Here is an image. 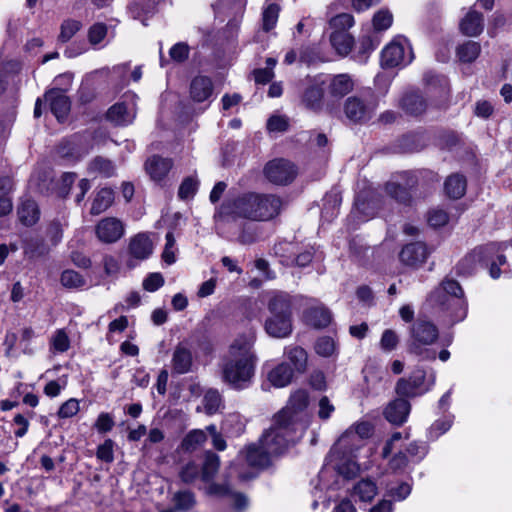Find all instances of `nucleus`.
Instances as JSON below:
<instances>
[{"label": "nucleus", "mask_w": 512, "mask_h": 512, "mask_svg": "<svg viewBox=\"0 0 512 512\" xmlns=\"http://www.w3.org/2000/svg\"><path fill=\"white\" fill-rule=\"evenodd\" d=\"M326 82L324 74L307 76L302 80L301 101L307 109L316 112L324 109L327 111Z\"/></svg>", "instance_id": "nucleus-8"}, {"label": "nucleus", "mask_w": 512, "mask_h": 512, "mask_svg": "<svg viewBox=\"0 0 512 512\" xmlns=\"http://www.w3.org/2000/svg\"><path fill=\"white\" fill-rule=\"evenodd\" d=\"M330 43L340 56H347L354 45V38L349 32L336 31L330 34Z\"/></svg>", "instance_id": "nucleus-34"}, {"label": "nucleus", "mask_w": 512, "mask_h": 512, "mask_svg": "<svg viewBox=\"0 0 512 512\" xmlns=\"http://www.w3.org/2000/svg\"><path fill=\"white\" fill-rule=\"evenodd\" d=\"M446 194L454 199L461 198L466 191V179L460 174H453L445 181Z\"/></svg>", "instance_id": "nucleus-39"}, {"label": "nucleus", "mask_w": 512, "mask_h": 512, "mask_svg": "<svg viewBox=\"0 0 512 512\" xmlns=\"http://www.w3.org/2000/svg\"><path fill=\"white\" fill-rule=\"evenodd\" d=\"M129 254L136 260H145L153 253V243L146 233H139L131 238Z\"/></svg>", "instance_id": "nucleus-25"}, {"label": "nucleus", "mask_w": 512, "mask_h": 512, "mask_svg": "<svg viewBox=\"0 0 512 512\" xmlns=\"http://www.w3.org/2000/svg\"><path fill=\"white\" fill-rule=\"evenodd\" d=\"M88 170L90 173H96L103 177H111L115 173L113 163L102 157H96L93 159L89 164Z\"/></svg>", "instance_id": "nucleus-45"}, {"label": "nucleus", "mask_w": 512, "mask_h": 512, "mask_svg": "<svg viewBox=\"0 0 512 512\" xmlns=\"http://www.w3.org/2000/svg\"><path fill=\"white\" fill-rule=\"evenodd\" d=\"M203 405L207 414L217 413L223 407L220 393L215 389L208 390L204 395Z\"/></svg>", "instance_id": "nucleus-47"}, {"label": "nucleus", "mask_w": 512, "mask_h": 512, "mask_svg": "<svg viewBox=\"0 0 512 512\" xmlns=\"http://www.w3.org/2000/svg\"><path fill=\"white\" fill-rule=\"evenodd\" d=\"M115 425L114 417L107 412H102L98 415L95 423L94 428L97 430L100 434H105L107 432H110Z\"/></svg>", "instance_id": "nucleus-59"}, {"label": "nucleus", "mask_w": 512, "mask_h": 512, "mask_svg": "<svg viewBox=\"0 0 512 512\" xmlns=\"http://www.w3.org/2000/svg\"><path fill=\"white\" fill-rule=\"evenodd\" d=\"M108 33V27L102 22L94 23L88 30V40L92 46L103 47V41L105 40Z\"/></svg>", "instance_id": "nucleus-49"}, {"label": "nucleus", "mask_w": 512, "mask_h": 512, "mask_svg": "<svg viewBox=\"0 0 512 512\" xmlns=\"http://www.w3.org/2000/svg\"><path fill=\"white\" fill-rule=\"evenodd\" d=\"M484 28L483 15L476 11H469L460 22L461 32L469 37L478 36Z\"/></svg>", "instance_id": "nucleus-30"}, {"label": "nucleus", "mask_w": 512, "mask_h": 512, "mask_svg": "<svg viewBox=\"0 0 512 512\" xmlns=\"http://www.w3.org/2000/svg\"><path fill=\"white\" fill-rule=\"evenodd\" d=\"M354 17L348 13H339L329 20V28L332 32L338 31H346L354 25Z\"/></svg>", "instance_id": "nucleus-48"}, {"label": "nucleus", "mask_w": 512, "mask_h": 512, "mask_svg": "<svg viewBox=\"0 0 512 512\" xmlns=\"http://www.w3.org/2000/svg\"><path fill=\"white\" fill-rule=\"evenodd\" d=\"M82 27V23L75 19H66L60 26L58 40L62 43L68 42Z\"/></svg>", "instance_id": "nucleus-51"}, {"label": "nucleus", "mask_w": 512, "mask_h": 512, "mask_svg": "<svg viewBox=\"0 0 512 512\" xmlns=\"http://www.w3.org/2000/svg\"><path fill=\"white\" fill-rule=\"evenodd\" d=\"M213 94V83L209 77L196 76L190 84V97L194 102L208 101Z\"/></svg>", "instance_id": "nucleus-27"}, {"label": "nucleus", "mask_w": 512, "mask_h": 512, "mask_svg": "<svg viewBox=\"0 0 512 512\" xmlns=\"http://www.w3.org/2000/svg\"><path fill=\"white\" fill-rule=\"evenodd\" d=\"M435 384V373L428 377L423 369H415L409 378H400L396 384V392L402 397H417L428 392Z\"/></svg>", "instance_id": "nucleus-10"}, {"label": "nucleus", "mask_w": 512, "mask_h": 512, "mask_svg": "<svg viewBox=\"0 0 512 512\" xmlns=\"http://www.w3.org/2000/svg\"><path fill=\"white\" fill-rule=\"evenodd\" d=\"M414 178L408 172H402L387 182V194L400 204H408L411 200L409 188L414 185Z\"/></svg>", "instance_id": "nucleus-16"}, {"label": "nucleus", "mask_w": 512, "mask_h": 512, "mask_svg": "<svg viewBox=\"0 0 512 512\" xmlns=\"http://www.w3.org/2000/svg\"><path fill=\"white\" fill-rule=\"evenodd\" d=\"M409 351L421 360H435L436 350L431 346L439 338V329L426 318H417L409 328Z\"/></svg>", "instance_id": "nucleus-7"}, {"label": "nucleus", "mask_w": 512, "mask_h": 512, "mask_svg": "<svg viewBox=\"0 0 512 512\" xmlns=\"http://www.w3.org/2000/svg\"><path fill=\"white\" fill-rule=\"evenodd\" d=\"M284 356L290 362L294 373H304L307 368V352L298 345H288L284 349Z\"/></svg>", "instance_id": "nucleus-29"}, {"label": "nucleus", "mask_w": 512, "mask_h": 512, "mask_svg": "<svg viewBox=\"0 0 512 512\" xmlns=\"http://www.w3.org/2000/svg\"><path fill=\"white\" fill-rule=\"evenodd\" d=\"M136 101V94H125L123 101L114 104L107 111V119L118 126L131 124L136 116Z\"/></svg>", "instance_id": "nucleus-14"}, {"label": "nucleus", "mask_w": 512, "mask_h": 512, "mask_svg": "<svg viewBox=\"0 0 512 512\" xmlns=\"http://www.w3.org/2000/svg\"><path fill=\"white\" fill-rule=\"evenodd\" d=\"M114 201V192L110 188H102L100 189L91 205L90 213L92 215H99L106 211Z\"/></svg>", "instance_id": "nucleus-37"}, {"label": "nucleus", "mask_w": 512, "mask_h": 512, "mask_svg": "<svg viewBox=\"0 0 512 512\" xmlns=\"http://www.w3.org/2000/svg\"><path fill=\"white\" fill-rule=\"evenodd\" d=\"M206 439L207 436L204 430H192L183 439L182 446L185 450L192 451L203 445Z\"/></svg>", "instance_id": "nucleus-50"}, {"label": "nucleus", "mask_w": 512, "mask_h": 512, "mask_svg": "<svg viewBox=\"0 0 512 512\" xmlns=\"http://www.w3.org/2000/svg\"><path fill=\"white\" fill-rule=\"evenodd\" d=\"M255 342L256 332L250 328L233 339L222 357V380L235 390L246 389L254 378L258 360L254 351Z\"/></svg>", "instance_id": "nucleus-1"}, {"label": "nucleus", "mask_w": 512, "mask_h": 512, "mask_svg": "<svg viewBox=\"0 0 512 512\" xmlns=\"http://www.w3.org/2000/svg\"><path fill=\"white\" fill-rule=\"evenodd\" d=\"M247 0H218L215 6V9L217 11L222 10H231V12L237 16L242 15L245 7H246Z\"/></svg>", "instance_id": "nucleus-56"}, {"label": "nucleus", "mask_w": 512, "mask_h": 512, "mask_svg": "<svg viewBox=\"0 0 512 512\" xmlns=\"http://www.w3.org/2000/svg\"><path fill=\"white\" fill-rule=\"evenodd\" d=\"M377 486L371 479H362L357 482L352 489V496L357 497L359 501L370 502L377 494Z\"/></svg>", "instance_id": "nucleus-38"}, {"label": "nucleus", "mask_w": 512, "mask_h": 512, "mask_svg": "<svg viewBox=\"0 0 512 512\" xmlns=\"http://www.w3.org/2000/svg\"><path fill=\"white\" fill-rule=\"evenodd\" d=\"M171 367L176 374H186L192 371L193 354L188 342H180L174 348Z\"/></svg>", "instance_id": "nucleus-19"}, {"label": "nucleus", "mask_w": 512, "mask_h": 512, "mask_svg": "<svg viewBox=\"0 0 512 512\" xmlns=\"http://www.w3.org/2000/svg\"><path fill=\"white\" fill-rule=\"evenodd\" d=\"M70 348V338L65 329H57L50 339V350L53 353H64Z\"/></svg>", "instance_id": "nucleus-44"}, {"label": "nucleus", "mask_w": 512, "mask_h": 512, "mask_svg": "<svg viewBox=\"0 0 512 512\" xmlns=\"http://www.w3.org/2000/svg\"><path fill=\"white\" fill-rule=\"evenodd\" d=\"M429 254L430 251L425 243L415 242L404 246L399 258L404 265L417 268L426 262Z\"/></svg>", "instance_id": "nucleus-18"}, {"label": "nucleus", "mask_w": 512, "mask_h": 512, "mask_svg": "<svg viewBox=\"0 0 512 512\" xmlns=\"http://www.w3.org/2000/svg\"><path fill=\"white\" fill-rule=\"evenodd\" d=\"M480 51L481 47L478 42L467 41L458 46L457 56L460 61L469 63L474 61L479 56Z\"/></svg>", "instance_id": "nucleus-43"}, {"label": "nucleus", "mask_w": 512, "mask_h": 512, "mask_svg": "<svg viewBox=\"0 0 512 512\" xmlns=\"http://www.w3.org/2000/svg\"><path fill=\"white\" fill-rule=\"evenodd\" d=\"M374 49L375 46L373 45L371 39H362L357 46L356 51L353 53L352 58L354 61L360 64H364L368 61V58Z\"/></svg>", "instance_id": "nucleus-53"}, {"label": "nucleus", "mask_w": 512, "mask_h": 512, "mask_svg": "<svg viewBox=\"0 0 512 512\" xmlns=\"http://www.w3.org/2000/svg\"><path fill=\"white\" fill-rule=\"evenodd\" d=\"M304 319L315 328L327 327L331 322V313L323 305H316L306 310Z\"/></svg>", "instance_id": "nucleus-31"}, {"label": "nucleus", "mask_w": 512, "mask_h": 512, "mask_svg": "<svg viewBox=\"0 0 512 512\" xmlns=\"http://www.w3.org/2000/svg\"><path fill=\"white\" fill-rule=\"evenodd\" d=\"M325 77L327 78V111L332 113L336 104L354 89V80L346 73L325 75Z\"/></svg>", "instance_id": "nucleus-12"}, {"label": "nucleus", "mask_w": 512, "mask_h": 512, "mask_svg": "<svg viewBox=\"0 0 512 512\" xmlns=\"http://www.w3.org/2000/svg\"><path fill=\"white\" fill-rule=\"evenodd\" d=\"M146 171L154 181L162 180L172 167L169 159L153 156L145 164Z\"/></svg>", "instance_id": "nucleus-32"}, {"label": "nucleus", "mask_w": 512, "mask_h": 512, "mask_svg": "<svg viewBox=\"0 0 512 512\" xmlns=\"http://www.w3.org/2000/svg\"><path fill=\"white\" fill-rule=\"evenodd\" d=\"M61 283L67 288H80L85 285V279L74 270H65L61 274Z\"/></svg>", "instance_id": "nucleus-57"}, {"label": "nucleus", "mask_w": 512, "mask_h": 512, "mask_svg": "<svg viewBox=\"0 0 512 512\" xmlns=\"http://www.w3.org/2000/svg\"><path fill=\"white\" fill-rule=\"evenodd\" d=\"M221 429L228 435L238 436L245 429V421L239 413H231L223 420Z\"/></svg>", "instance_id": "nucleus-41"}, {"label": "nucleus", "mask_w": 512, "mask_h": 512, "mask_svg": "<svg viewBox=\"0 0 512 512\" xmlns=\"http://www.w3.org/2000/svg\"><path fill=\"white\" fill-rule=\"evenodd\" d=\"M125 232L124 224L115 217H106L95 227L97 238L103 243H115L122 238Z\"/></svg>", "instance_id": "nucleus-17"}, {"label": "nucleus", "mask_w": 512, "mask_h": 512, "mask_svg": "<svg viewBox=\"0 0 512 512\" xmlns=\"http://www.w3.org/2000/svg\"><path fill=\"white\" fill-rule=\"evenodd\" d=\"M45 102L59 122H62L70 111V101L62 89L54 88L49 90L45 96Z\"/></svg>", "instance_id": "nucleus-21"}, {"label": "nucleus", "mask_w": 512, "mask_h": 512, "mask_svg": "<svg viewBox=\"0 0 512 512\" xmlns=\"http://www.w3.org/2000/svg\"><path fill=\"white\" fill-rule=\"evenodd\" d=\"M402 109L410 115H419L426 109V102L417 92L406 93L401 100Z\"/></svg>", "instance_id": "nucleus-36"}, {"label": "nucleus", "mask_w": 512, "mask_h": 512, "mask_svg": "<svg viewBox=\"0 0 512 512\" xmlns=\"http://www.w3.org/2000/svg\"><path fill=\"white\" fill-rule=\"evenodd\" d=\"M309 404V395L306 390L295 391L288 404L273 418L274 433L268 434L266 439L271 445V450L277 452L286 444H291L299 439L308 426L305 410Z\"/></svg>", "instance_id": "nucleus-3"}, {"label": "nucleus", "mask_w": 512, "mask_h": 512, "mask_svg": "<svg viewBox=\"0 0 512 512\" xmlns=\"http://www.w3.org/2000/svg\"><path fill=\"white\" fill-rule=\"evenodd\" d=\"M454 423V415L446 414L443 417L435 420L426 431V438L428 441L434 442L442 435L450 430Z\"/></svg>", "instance_id": "nucleus-35"}, {"label": "nucleus", "mask_w": 512, "mask_h": 512, "mask_svg": "<svg viewBox=\"0 0 512 512\" xmlns=\"http://www.w3.org/2000/svg\"><path fill=\"white\" fill-rule=\"evenodd\" d=\"M198 189V181L196 178L187 177L183 180L179 187L178 195L181 199L192 198Z\"/></svg>", "instance_id": "nucleus-62"}, {"label": "nucleus", "mask_w": 512, "mask_h": 512, "mask_svg": "<svg viewBox=\"0 0 512 512\" xmlns=\"http://www.w3.org/2000/svg\"><path fill=\"white\" fill-rule=\"evenodd\" d=\"M270 314L292 317V296L283 291H269L265 294Z\"/></svg>", "instance_id": "nucleus-20"}, {"label": "nucleus", "mask_w": 512, "mask_h": 512, "mask_svg": "<svg viewBox=\"0 0 512 512\" xmlns=\"http://www.w3.org/2000/svg\"><path fill=\"white\" fill-rule=\"evenodd\" d=\"M17 214L20 222L25 226L34 225L39 220L40 216L36 202L31 199L21 201Z\"/></svg>", "instance_id": "nucleus-33"}, {"label": "nucleus", "mask_w": 512, "mask_h": 512, "mask_svg": "<svg viewBox=\"0 0 512 512\" xmlns=\"http://www.w3.org/2000/svg\"><path fill=\"white\" fill-rule=\"evenodd\" d=\"M282 201L275 195L245 192L226 199L215 213L217 222L238 218L268 221L280 213Z\"/></svg>", "instance_id": "nucleus-2"}, {"label": "nucleus", "mask_w": 512, "mask_h": 512, "mask_svg": "<svg viewBox=\"0 0 512 512\" xmlns=\"http://www.w3.org/2000/svg\"><path fill=\"white\" fill-rule=\"evenodd\" d=\"M294 370L285 362L279 363L267 374V379L272 386L283 388L288 386L294 377Z\"/></svg>", "instance_id": "nucleus-28"}, {"label": "nucleus", "mask_w": 512, "mask_h": 512, "mask_svg": "<svg viewBox=\"0 0 512 512\" xmlns=\"http://www.w3.org/2000/svg\"><path fill=\"white\" fill-rule=\"evenodd\" d=\"M427 304L439 318L452 325L463 321L468 312L464 291L453 279H444L429 294Z\"/></svg>", "instance_id": "nucleus-5"}, {"label": "nucleus", "mask_w": 512, "mask_h": 512, "mask_svg": "<svg viewBox=\"0 0 512 512\" xmlns=\"http://www.w3.org/2000/svg\"><path fill=\"white\" fill-rule=\"evenodd\" d=\"M264 329L273 338H286L293 330L292 317L270 314L265 321Z\"/></svg>", "instance_id": "nucleus-22"}, {"label": "nucleus", "mask_w": 512, "mask_h": 512, "mask_svg": "<svg viewBox=\"0 0 512 512\" xmlns=\"http://www.w3.org/2000/svg\"><path fill=\"white\" fill-rule=\"evenodd\" d=\"M409 463V458L403 451L397 452L393 457L390 458L388 463V469L393 473L403 472Z\"/></svg>", "instance_id": "nucleus-60"}, {"label": "nucleus", "mask_w": 512, "mask_h": 512, "mask_svg": "<svg viewBox=\"0 0 512 512\" xmlns=\"http://www.w3.org/2000/svg\"><path fill=\"white\" fill-rule=\"evenodd\" d=\"M377 104L373 99H362L357 96L347 98L344 104L346 117L355 123H365L372 119Z\"/></svg>", "instance_id": "nucleus-13"}, {"label": "nucleus", "mask_w": 512, "mask_h": 512, "mask_svg": "<svg viewBox=\"0 0 512 512\" xmlns=\"http://www.w3.org/2000/svg\"><path fill=\"white\" fill-rule=\"evenodd\" d=\"M406 453L409 456V461L413 463H419L427 455L428 446L423 442L412 441L407 445Z\"/></svg>", "instance_id": "nucleus-52"}, {"label": "nucleus", "mask_w": 512, "mask_h": 512, "mask_svg": "<svg viewBox=\"0 0 512 512\" xmlns=\"http://www.w3.org/2000/svg\"><path fill=\"white\" fill-rule=\"evenodd\" d=\"M87 152V149H80L75 140L63 141L58 147L59 156L71 162L81 159Z\"/></svg>", "instance_id": "nucleus-40"}, {"label": "nucleus", "mask_w": 512, "mask_h": 512, "mask_svg": "<svg viewBox=\"0 0 512 512\" xmlns=\"http://www.w3.org/2000/svg\"><path fill=\"white\" fill-rule=\"evenodd\" d=\"M399 343L397 333L391 329H386L380 339V347L383 351H393Z\"/></svg>", "instance_id": "nucleus-63"}, {"label": "nucleus", "mask_w": 512, "mask_h": 512, "mask_svg": "<svg viewBox=\"0 0 512 512\" xmlns=\"http://www.w3.org/2000/svg\"><path fill=\"white\" fill-rule=\"evenodd\" d=\"M280 7L266 1L262 11V28L264 31L269 32L272 30L278 21Z\"/></svg>", "instance_id": "nucleus-42"}, {"label": "nucleus", "mask_w": 512, "mask_h": 512, "mask_svg": "<svg viewBox=\"0 0 512 512\" xmlns=\"http://www.w3.org/2000/svg\"><path fill=\"white\" fill-rule=\"evenodd\" d=\"M372 22L376 31L387 30L393 23V15L389 10L381 9L374 14Z\"/></svg>", "instance_id": "nucleus-54"}, {"label": "nucleus", "mask_w": 512, "mask_h": 512, "mask_svg": "<svg viewBox=\"0 0 512 512\" xmlns=\"http://www.w3.org/2000/svg\"><path fill=\"white\" fill-rule=\"evenodd\" d=\"M410 410L411 405L406 399L397 398L387 404L383 414L388 422L401 426L407 421Z\"/></svg>", "instance_id": "nucleus-23"}, {"label": "nucleus", "mask_w": 512, "mask_h": 512, "mask_svg": "<svg viewBox=\"0 0 512 512\" xmlns=\"http://www.w3.org/2000/svg\"><path fill=\"white\" fill-rule=\"evenodd\" d=\"M173 501L176 505V508L181 511L190 510L196 503L194 494L187 490L175 493Z\"/></svg>", "instance_id": "nucleus-55"}, {"label": "nucleus", "mask_w": 512, "mask_h": 512, "mask_svg": "<svg viewBox=\"0 0 512 512\" xmlns=\"http://www.w3.org/2000/svg\"><path fill=\"white\" fill-rule=\"evenodd\" d=\"M274 433V427L264 432L258 444H252L247 447L245 458L248 464L252 467L264 468L267 467L274 456L282 454L290 444H286L281 450L273 452L271 450L270 441L266 439L267 435Z\"/></svg>", "instance_id": "nucleus-11"}, {"label": "nucleus", "mask_w": 512, "mask_h": 512, "mask_svg": "<svg viewBox=\"0 0 512 512\" xmlns=\"http://www.w3.org/2000/svg\"><path fill=\"white\" fill-rule=\"evenodd\" d=\"M412 487L408 482H401L397 486L388 487L387 492L396 501L406 499L411 493Z\"/></svg>", "instance_id": "nucleus-64"}, {"label": "nucleus", "mask_w": 512, "mask_h": 512, "mask_svg": "<svg viewBox=\"0 0 512 512\" xmlns=\"http://www.w3.org/2000/svg\"><path fill=\"white\" fill-rule=\"evenodd\" d=\"M264 173L270 182L285 185L295 178L297 170L288 160L274 159L266 164Z\"/></svg>", "instance_id": "nucleus-15"}, {"label": "nucleus", "mask_w": 512, "mask_h": 512, "mask_svg": "<svg viewBox=\"0 0 512 512\" xmlns=\"http://www.w3.org/2000/svg\"><path fill=\"white\" fill-rule=\"evenodd\" d=\"M166 244L164 251L162 253L163 261L171 265L176 261V248H175V238L172 232H168L165 236Z\"/></svg>", "instance_id": "nucleus-61"}, {"label": "nucleus", "mask_w": 512, "mask_h": 512, "mask_svg": "<svg viewBox=\"0 0 512 512\" xmlns=\"http://www.w3.org/2000/svg\"><path fill=\"white\" fill-rule=\"evenodd\" d=\"M220 465L219 457L212 452H207L205 455V461L202 468V480L205 482L211 481L217 473Z\"/></svg>", "instance_id": "nucleus-46"}, {"label": "nucleus", "mask_w": 512, "mask_h": 512, "mask_svg": "<svg viewBox=\"0 0 512 512\" xmlns=\"http://www.w3.org/2000/svg\"><path fill=\"white\" fill-rule=\"evenodd\" d=\"M378 198L366 199L362 194H358L355 200L354 209L352 214L359 219V221H368L374 216L379 214Z\"/></svg>", "instance_id": "nucleus-24"}, {"label": "nucleus", "mask_w": 512, "mask_h": 512, "mask_svg": "<svg viewBox=\"0 0 512 512\" xmlns=\"http://www.w3.org/2000/svg\"><path fill=\"white\" fill-rule=\"evenodd\" d=\"M336 345L331 337H321L315 344V351L318 355L323 357H330L334 354Z\"/></svg>", "instance_id": "nucleus-58"}, {"label": "nucleus", "mask_w": 512, "mask_h": 512, "mask_svg": "<svg viewBox=\"0 0 512 512\" xmlns=\"http://www.w3.org/2000/svg\"><path fill=\"white\" fill-rule=\"evenodd\" d=\"M414 58L409 41L403 36L395 37L381 52V66L383 68L405 67Z\"/></svg>", "instance_id": "nucleus-9"}, {"label": "nucleus", "mask_w": 512, "mask_h": 512, "mask_svg": "<svg viewBox=\"0 0 512 512\" xmlns=\"http://www.w3.org/2000/svg\"><path fill=\"white\" fill-rule=\"evenodd\" d=\"M373 432L369 421H359L351 425L337 440L330 452L333 470L345 479L355 477L360 466L356 462V453L363 446L364 440Z\"/></svg>", "instance_id": "nucleus-4"}, {"label": "nucleus", "mask_w": 512, "mask_h": 512, "mask_svg": "<svg viewBox=\"0 0 512 512\" xmlns=\"http://www.w3.org/2000/svg\"><path fill=\"white\" fill-rule=\"evenodd\" d=\"M505 243H489L478 246L467 254L458 264V269L463 274L472 273L478 267L489 268V275L497 279L501 275L500 267L506 265L504 251Z\"/></svg>", "instance_id": "nucleus-6"}, {"label": "nucleus", "mask_w": 512, "mask_h": 512, "mask_svg": "<svg viewBox=\"0 0 512 512\" xmlns=\"http://www.w3.org/2000/svg\"><path fill=\"white\" fill-rule=\"evenodd\" d=\"M209 495L229 497L235 510L243 511L248 506V499L241 493L233 492L227 485L212 483L207 488Z\"/></svg>", "instance_id": "nucleus-26"}]
</instances>
